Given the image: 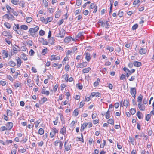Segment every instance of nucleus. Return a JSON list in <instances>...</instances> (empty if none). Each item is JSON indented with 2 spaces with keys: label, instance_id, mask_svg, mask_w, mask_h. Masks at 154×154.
<instances>
[{
  "label": "nucleus",
  "instance_id": "nucleus-1",
  "mask_svg": "<svg viewBox=\"0 0 154 154\" xmlns=\"http://www.w3.org/2000/svg\"><path fill=\"white\" fill-rule=\"evenodd\" d=\"M39 28L38 26H36L34 28H32L29 29V32L30 34L32 36L34 34L37 32L39 30Z\"/></svg>",
  "mask_w": 154,
  "mask_h": 154
},
{
  "label": "nucleus",
  "instance_id": "nucleus-2",
  "mask_svg": "<svg viewBox=\"0 0 154 154\" xmlns=\"http://www.w3.org/2000/svg\"><path fill=\"white\" fill-rule=\"evenodd\" d=\"M51 131L50 132V135L51 137L52 138L55 135L56 133L58 132V130L55 127H53L51 129Z\"/></svg>",
  "mask_w": 154,
  "mask_h": 154
},
{
  "label": "nucleus",
  "instance_id": "nucleus-3",
  "mask_svg": "<svg viewBox=\"0 0 154 154\" xmlns=\"http://www.w3.org/2000/svg\"><path fill=\"white\" fill-rule=\"evenodd\" d=\"M4 19H7L8 20H14V16L12 15L6 14L3 16Z\"/></svg>",
  "mask_w": 154,
  "mask_h": 154
},
{
  "label": "nucleus",
  "instance_id": "nucleus-4",
  "mask_svg": "<svg viewBox=\"0 0 154 154\" xmlns=\"http://www.w3.org/2000/svg\"><path fill=\"white\" fill-rule=\"evenodd\" d=\"M84 32H83L79 33L76 35V39H80L82 40L83 39V35Z\"/></svg>",
  "mask_w": 154,
  "mask_h": 154
},
{
  "label": "nucleus",
  "instance_id": "nucleus-5",
  "mask_svg": "<svg viewBox=\"0 0 154 154\" xmlns=\"http://www.w3.org/2000/svg\"><path fill=\"white\" fill-rule=\"evenodd\" d=\"M87 64V63L86 62H83L81 63H78L76 67L77 68H82L86 66Z\"/></svg>",
  "mask_w": 154,
  "mask_h": 154
},
{
  "label": "nucleus",
  "instance_id": "nucleus-6",
  "mask_svg": "<svg viewBox=\"0 0 154 154\" xmlns=\"http://www.w3.org/2000/svg\"><path fill=\"white\" fill-rule=\"evenodd\" d=\"M130 93L133 97L135 98V95L136 93V90L135 88H131Z\"/></svg>",
  "mask_w": 154,
  "mask_h": 154
},
{
  "label": "nucleus",
  "instance_id": "nucleus-7",
  "mask_svg": "<svg viewBox=\"0 0 154 154\" xmlns=\"http://www.w3.org/2000/svg\"><path fill=\"white\" fill-rule=\"evenodd\" d=\"M60 59V57L59 56H56V55H52L50 57V60L51 61L53 60H59Z\"/></svg>",
  "mask_w": 154,
  "mask_h": 154
},
{
  "label": "nucleus",
  "instance_id": "nucleus-8",
  "mask_svg": "<svg viewBox=\"0 0 154 154\" xmlns=\"http://www.w3.org/2000/svg\"><path fill=\"white\" fill-rule=\"evenodd\" d=\"M65 33V31L64 29L62 30L57 35V37H58L63 38L64 37Z\"/></svg>",
  "mask_w": 154,
  "mask_h": 154
},
{
  "label": "nucleus",
  "instance_id": "nucleus-9",
  "mask_svg": "<svg viewBox=\"0 0 154 154\" xmlns=\"http://www.w3.org/2000/svg\"><path fill=\"white\" fill-rule=\"evenodd\" d=\"M68 142V140H66L64 142V147H65V150L67 151L69 150L70 149L71 145L66 146V144Z\"/></svg>",
  "mask_w": 154,
  "mask_h": 154
},
{
  "label": "nucleus",
  "instance_id": "nucleus-10",
  "mask_svg": "<svg viewBox=\"0 0 154 154\" xmlns=\"http://www.w3.org/2000/svg\"><path fill=\"white\" fill-rule=\"evenodd\" d=\"M16 60L17 61V66L19 67L21 66V60L19 57H16Z\"/></svg>",
  "mask_w": 154,
  "mask_h": 154
},
{
  "label": "nucleus",
  "instance_id": "nucleus-11",
  "mask_svg": "<svg viewBox=\"0 0 154 154\" xmlns=\"http://www.w3.org/2000/svg\"><path fill=\"white\" fill-rule=\"evenodd\" d=\"M84 55L85 56V59L87 61L89 62L91 59L90 54L88 52L85 53Z\"/></svg>",
  "mask_w": 154,
  "mask_h": 154
},
{
  "label": "nucleus",
  "instance_id": "nucleus-12",
  "mask_svg": "<svg viewBox=\"0 0 154 154\" xmlns=\"http://www.w3.org/2000/svg\"><path fill=\"white\" fill-rule=\"evenodd\" d=\"M2 35L5 36H8V38H11L12 35L10 33L7 31H4L2 32Z\"/></svg>",
  "mask_w": 154,
  "mask_h": 154
},
{
  "label": "nucleus",
  "instance_id": "nucleus-13",
  "mask_svg": "<svg viewBox=\"0 0 154 154\" xmlns=\"http://www.w3.org/2000/svg\"><path fill=\"white\" fill-rule=\"evenodd\" d=\"M101 26L103 27H105V28L107 29L109 28L110 26V25L108 21H106L104 22L102 24Z\"/></svg>",
  "mask_w": 154,
  "mask_h": 154
},
{
  "label": "nucleus",
  "instance_id": "nucleus-14",
  "mask_svg": "<svg viewBox=\"0 0 154 154\" xmlns=\"http://www.w3.org/2000/svg\"><path fill=\"white\" fill-rule=\"evenodd\" d=\"M71 40L74 41V39L71 37H67L65 38L64 41L65 42H69Z\"/></svg>",
  "mask_w": 154,
  "mask_h": 154
},
{
  "label": "nucleus",
  "instance_id": "nucleus-15",
  "mask_svg": "<svg viewBox=\"0 0 154 154\" xmlns=\"http://www.w3.org/2000/svg\"><path fill=\"white\" fill-rule=\"evenodd\" d=\"M66 127L65 126H64L60 129V132L62 135H64L66 134Z\"/></svg>",
  "mask_w": 154,
  "mask_h": 154
},
{
  "label": "nucleus",
  "instance_id": "nucleus-16",
  "mask_svg": "<svg viewBox=\"0 0 154 154\" xmlns=\"http://www.w3.org/2000/svg\"><path fill=\"white\" fill-rule=\"evenodd\" d=\"M147 51L146 49L145 48H141L140 49L139 53L141 55L145 54Z\"/></svg>",
  "mask_w": 154,
  "mask_h": 154
},
{
  "label": "nucleus",
  "instance_id": "nucleus-17",
  "mask_svg": "<svg viewBox=\"0 0 154 154\" xmlns=\"http://www.w3.org/2000/svg\"><path fill=\"white\" fill-rule=\"evenodd\" d=\"M13 126V123L12 122H9L6 125L7 128L8 130H10Z\"/></svg>",
  "mask_w": 154,
  "mask_h": 154
},
{
  "label": "nucleus",
  "instance_id": "nucleus-18",
  "mask_svg": "<svg viewBox=\"0 0 154 154\" xmlns=\"http://www.w3.org/2000/svg\"><path fill=\"white\" fill-rule=\"evenodd\" d=\"M41 93L46 95H48L49 94L50 92L49 91H45V87H43L42 91Z\"/></svg>",
  "mask_w": 154,
  "mask_h": 154
},
{
  "label": "nucleus",
  "instance_id": "nucleus-19",
  "mask_svg": "<svg viewBox=\"0 0 154 154\" xmlns=\"http://www.w3.org/2000/svg\"><path fill=\"white\" fill-rule=\"evenodd\" d=\"M100 94L99 92H92L91 94V96L92 97H100Z\"/></svg>",
  "mask_w": 154,
  "mask_h": 154
},
{
  "label": "nucleus",
  "instance_id": "nucleus-20",
  "mask_svg": "<svg viewBox=\"0 0 154 154\" xmlns=\"http://www.w3.org/2000/svg\"><path fill=\"white\" fill-rule=\"evenodd\" d=\"M133 64L134 66L138 67L141 65V63L140 62H138L137 61L134 62Z\"/></svg>",
  "mask_w": 154,
  "mask_h": 154
},
{
  "label": "nucleus",
  "instance_id": "nucleus-21",
  "mask_svg": "<svg viewBox=\"0 0 154 154\" xmlns=\"http://www.w3.org/2000/svg\"><path fill=\"white\" fill-rule=\"evenodd\" d=\"M91 69L90 68L88 67L87 68L84 69L82 70V72L84 73H88Z\"/></svg>",
  "mask_w": 154,
  "mask_h": 154
},
{
  "label": "nucleus",
  "instance_id": "nucleus-22",
  "mask_svg": "<svg viewBox=\"0 0 154 154\" xmlns=\"http://www.w3.org/2000/svg\"><path fill=\"white\" fill-rule=\"evenodd\" d=\"M88 125L87 123H84L82 125L81 127L80 131H82Z\"/></svg>",
  "mask_w": 154,
  "mask_h": 154
},
{
  "label": "nucleus",
  "instance_id": "nucleus-23",
  "mask_svg": "<svg viewBox=\"0 0 154 154\" xmlns=\"http://www.w3.org/2000/svg\"><path fill=\"white\" fill-rule=\"evenodd\" d=\"M79 113V112L78 109L77 108L73 112L72 115L75 116H76L78 115Z\"/></svg>",
  "mask_w": 154,
  "mask_h": 154
},
{
  "label": "nucleus",
  "instance_id": "nucleus-24",
  "mask_svg": "<svg viewBox=\"0 0 154 154\" xmlns=\"http://www.w3.org/2000/svg\"><path fill=\"white\" fill-rule=\"evenodd\" d=\"M140 136L141 137H143L144 138L143 139L146 141L147 140L148 138V136L147 135H145V134L143 133H141L140 134Z\"/></svg>",
  "mask_w": 154,
  "mask_h": 154
},
{
  "label": "nucleus",
  "instance_id": "nucleus-25",
  "mask_svg": "<svg viewBox=\"0 0 154 154\" xmlns=\"http://www.w3.org/2000/svg\"><path fill=\"white\" fill-rule=\"evenodd\" d=\"M21 58L23 59L24 61H26L27 60V58L26 56L24 53L22 54L21 56Z\"/></svg>",
  "mask_w": 154,
  "mask_h": 154
},
{
  "label": "nucleus",
  "instance_id": "nucleus-26",
  "mask_svg": "<svg viewBox=\"0 0 154 154\" xmlns=\"http://www.w3.org/2000/svg\"><path fill=\"white\" fill-rule=\"evenodd\" d=\"M8 65L11 67H14L16 66V63L13 61H10L8 62Z\"/></svg>",
  "mask_w": 154,
  "mask_h": 154
},
{
  "label": "nucleus",
  "instance_id": "nucleus-27",
  "mask_svg": "<svg viewBox=\"0 0 154 154\" xmlns=\"http://www.w3.org/2000/svg\"><path fill=\"white\" fill-rule=\"evenodd\" d=\"M12 49L14 51H20V48L18 46L15 45V46H13L12 47Z\"/></svg>",
  "mask_w": 154,
  "mask_h": 154
},
{
  "label": "nucleus",
  "instance_id": "nucleus-28",
  "mask_svg": "<svg viewBox=\"0 0 154 154\" xmlns=\"http://www.w3.org/2000/svg\"><path fill=\"white\" fill-rule=\"evenodd\" d=\"M61 11L60 10H59V11L57 12L55 16V17L56 18L59 17L61 15Z\"/></svg>",
  "mask_w": 154,
  "mask_h": 154
},
{
  "label": "nucleus",
  "instance_id": "nucleus-29",
  "mask_svg": "<svg viewBox=\"0 0 154 154\" xmlns=\"http://www.w3.org/2000/svg\"><path fill=\"white\" fill-rule=\"evenodd\" d=\"M13 29L15 31H17V29L19 30L20 29V27L18 24H15L13 27Z\"/></svg>",
  "mask_w": 154,
  "mask_h": 154
},
{
  "label": "nucleus",
  "instance_id": "nucleus-30",
  "mask_svg": "<svg viewBox=\"0 0 154 154\" xmlns=\"http://www.w3.org/2000/svg\"><path fill=\"white\" fill-rule=\"evenodd\" d=\"M143 98V96L141 95L140 94L139 96L138 97L137 99V101L139 103H140L142 101V99Z\"/></svg>",
  "mask_w": 154,
  "mask_h": 154
},
{
  "label": "nucleus",
  "instance_id": "nucleus-31",
  "mask_svg": "<svg viewBox=\"0 0 154 154\" xmlns=\"http://www.w3.org/2000/svg\"><path fill=\"white\" fill-rule=\"evenodd\" d=\"M20 28L22 29L26 30H27L28 29L27 26L25 25H23L21 26Z\"/></svg>",
  "mask_w": 154,
  "mask_h": 154
},
{
  "label": "nucleus",
  "instance_id": "nucleus-32",
  "mask_svg": "<svg viewBox=\"0 0 154 154\" xmlns=\"http://www.w3.org/2000/svg\"><path fill=\"white\" fill-rule=\"evenodd\" d=\"M106 48L107 50H109L110 51L112 52L114 50V48L112 47H110L109 46H107Z\"/></svg>",
  "mask_w": 154,
  "mask_h": 154
},
{
  "label": "nucleus",
  "instance_id": "nucleus-33",
  "mask_svg": "<svg viewBox=\"0 0 154 154\" xmlns=\"http://www.w3.org/2000/svg\"><path fill=\"white\" fill-rule=\"evenodd\" d=\"M26 22L28 23H29L32 21V18L31 17H27L26 18Z\"/></svg>",
  "mask_w": 154,
  "mask_h": 154
},
{
  "label": "nucleus",
  "instance_id": "nucleus-34",
  "mask_svg": "<svg viewBox=\"0 0 154 154\" xmlns=\"http://www.w3.org/2000/svg\"><path fill=\"white\" fill-rule=\"evenodd\" d=\"M2 53L5 56V58H7L8 57V54L5 50H3L2 51Z\"/></svg>",
  "mask_w": 154,
  "mask_h": 154
},
{
  "label": "nucleus",
  "instance_id": "nucleus-35",
  "mask_svg": "<svg viewBox=\"0 0 154 154\" xmlns=\"http://www.w3.org/2000/svg\"><path fill=\"white\" fill-rule=\"evenodd\" d=\"M44 133V130L42 128H40L38 130V134L42 135Z\"/></svg>",
  "mask_w": 154,
  "mask_h": 154
},
{
  "label": "nucleus",
  "instance_id": "nucleus-36",
  "mask_svg": "<svg viewBox=\"0 0 154 154\" xmlns=\"http://www.w3.org/2000/svg\"><path fill=\"white\" fill-rule=\"evenodd\" d=\"M130 112L131 114H134L136 112V110L135 109L131 108L130 110Z\"/></svg>",
  "mask_w": 154,
  "mask_h": 154
},
{
  "label": "nucleus",
  "instance_id": "nucleus-37",
  "mask_svg": "<svg viewBox=\"0 0 154 154\" xmlns=\"http://www.w3.org/2000/svg\"><path fill=\"white\" fill-rule=\"evenodd\" d=\"M4 25L8 29H10L11 28V26L10 24L7 22L5 23L4 24Z\"/></svg>",
  "mask_w": 154,
  "mask_h": 154
},
{
  "label": "nucleus",
  "instance_id": "nucleus-38",
  "mask_svg": "<svg viewBox=\"0 0 154 154\" xmlns=\"http://www.w3.org/2000/svg\"><path fill=\"white\" fill-rule=\"evenodd\" d=\"M7 130H8L7 128L5 126H3L0 128V131H3Z\"/></svg>",
  "mask_w": 154,
  "mask_h": 154
},
{
  "label": "nucleus",
  "instance_id": "nucleus-39",
  "mask_svg": "<svg viewBox=\"0 0 154 154\" xmlns=\"http://www.w3.org/2000/svg\"><path fill=\"white\" fill-rule=\"evenodd\" d=\"M151 118L150 114H148L145 117V119L147 121H149Z\"/></svg>",
  "mask_w": 154,
  "mask_h": 154
},
{
  "label": "nucleus",
  "instance_id": "nucleus-40",
  "mask_svg": "<svg viewBox=\"0 0 154 154\" xmlns=\"http://www.w3.org/2000/svg\"><path fill=\"white\" fill-rule=\"evenodd\" d=\"M68 75L67 73L63 75V77H64L65 80L66 82H67L68 81Z\"/></svg>",
  "mask_w": 154,
  "mask_h": 154
},
{
  "label": "nucleus",
  "instance_id": "nucleus-41",
  "mask_svg": "<svg viewBox=\"0 0 154 154\" xmlns=\"http://www.w3.org/2000/svg\"><path fill=\"white\" fill-rule=\"evenodd\" d=\"M110 117V112L109 110H108V111L106 112V118L108 119Z\"/></svg>",
  "mask_w": 154,
  "mask_h": 154
},
{
  "label": "nucleus",
  "instance_id": "nucleus-42",
  "mask_svg": "<svg viewBox=\"0 0 154 154\" xmlns=\"http://www.w3.org/2000/svg\"><path fill=\"white\" fill-rule=\"evenodd\" d=\"M54 39L53 38H50L49 40V42L51 45L54 43Z\"/></svg>",
  "mask_w": 154,
  "mask_h": 154
},
{
  "label": "nucleus",
  "instance_id": "nucleus-43",
  "mask_svg": "<svg viewBox=\"0 0 154 154\" xmlns=\"http://www.w3.org/2000/svg\"><path fill=\"white\" fill-rule=\"evenodd\" d=\"M21 85V84L20 83H16L14 85V86L16 88H17V87H20Z\"/></svg>",
  "mask_w": 154,
  "mask_h": 154
},
{
  "label": "nucleus",
  "instance_id": "nucleus-44",
  "mask_svg": "<svg viewBox=\"0 0 154 154\" xmlns=\"http://www.w3.org/2000/svg\"><path fill=\"white\" fill-rule=\"evenodd\" d=\"M108 123L112 125L114 124V121L112 119H109L108 121Z\"/></svg>",
  "mask_w": 154,
  "mask_h": 154
},
{
  "label": "nucleus",
  "instance_id": "nucleus-45",
  "mask_svg": "<svg viewBox=\"0 0 154 154\" xmlns=\"http://www.w3.org/2000/svg\"><path fill=\"white\" fill-rule=\"evenodd\" d=\"M59 149H61L63 144V143L60 140L59 141Z\"/></svg>",
  "mask_w": 154,
  "mask_h": 154
},
{
  "label": "nucleus",
  "instance_id": "nucleus-46",
  "mask_svg": "<svg viewBox=\"0 0 154 154\" xmlns=\"http://www.w3.org/2000/svg\"><path fill=\"white\" fill-rule=\"evenodd\" d=\"M76 138L77 139V141H80L82 142V143L84 142V140L83 139L81 138V137H76Z\"/></svg>",
  "mask_w": 154,
  "mask_h": 154
},
{
  "label": "nucleus",
  "instance_id": "nucleus-47",
  "mask_svg": "<svg viewBox=\"0 0 154 154\" xmlns=\"http://www.w3.org/2000/svg\"><path fill=\"white\" fill-rule=\"evenodd\" d=\"M19 1V0H12L11 2L14 4L15 5H17V4L18 2Z\"/></svg>",
  "mask_w": 154,
  "mask_h": 154
},
{
  "label": "nucleus",
  "instance_id": "nucleus-48",
  "mask_svg": "<svg viewBox=\"0 0 154 154\" xmlns=\"http://www.w3.org/2000/svg\"><path fill=\"white\" fill-rule=\"evenodd\" d=\"M141 113L139 111H138L137 112V116L138 118L140 119H141L142 117L141 116Z\"/></svg>",
  "mask_w": 154,
  "mask_h": 154
},
{
  "label": "nucleus",
  "instance_id": "nucleus-49",
  "mask_svg": "<svg viewBox=\"0 0 154 154\" xmlns=\"http://www.w3.org/2000/svg\"><path fill=\"white\" fill-rule=\"evenodd\" d=\"M34 53L35 52L32 49H31L29 52V55L31 56H32Z\"/></svg>",
  "mask_w": 154,
  "mask_h": 154
},
{
  "label": "nucleus",
  "instance_id": "nucleus-50",
  "mask_svg": "<svg viewBox=\"0 0 154 154\" xmlns=\"http://www.w3.org/2000/svg\"><path fill=\"white\" fill-rule=\"evenodd\" d=\"M39 34L40 36H43L45 34V32L42 30H41L39 32Z\"/></svg>",
  "mask_w": 154,
  "mask_h": 154
},
{
  "label": "nucleus",
  "instance_id": "nucleus-51",
  "mask_svg": "<svg viewBox=\"0 0 154 154\" xmlns=\"http://www.w3.org/2000/svg\"><path fill=\"white\" fill-rule=\"evenodd\" d=\"M106 144V141L105 140H103V143L102 144H101L100 147L101 148H103Z\"/></svg>",
  "mask_w": 154,
  "mask_h": 154
},
{
  "label": "nucleus",
  "instance_id": "nucleus-52",
  "mask_svg": "<svg viewBox=\"0 0 154 154\" xmlns=\"http://www.w3.org/2000/svg\"><path fill=\"white\" fill-rule=\"evenodd\" d=\"M138 27V25L137 24H134L132 27V29L133 30H135Z\"/></svg>",
  "mask_w": 154,
  "mask_h": 154
},
{
  "label": "nucleus",
  "instance_id": "nucleus-53",
  "mask_svg": "<svg viewBox=\"0 0 154 154\" xmlns=\"http://www.w3.org/2000/svg\"><path fill=\"white\" fill-rule=\"evenodd\" d=\"M27 137H26L25 138H23V140L21 141V142H22L23 143H24L26 142L27 140Z\"/></svg>",
  "mask_w": 154,
  "mask_h": 154
},
{
  "label": "nucleus",
  "instance_id": "nucleus-54",
  "mask_svg": "<svg viewBox=\"0 0 154 154\" xmlns=\"http://www.w3.org/2000/svg\"><path fill=\"white\" fill-rule=\"evenodd\" d=\"M69 65H66L65 66V69L66 72L69 71Z\"/></svg>",
  "mask_w": 154,
  "mask_h": 154
},
{
  "label": "nucleus",
  "instance_id": "nucleus-55",
  "mask_svg": "<svg viewBox=\"0 0 154 154\" xmlns=\"http://www.w3.org/2000/svg\"><path fill=\"white\" fill-rule=\"evenodd\" d=\"M128 102L127 100H124L123 102V106H128Z\"/></svg>",
  "mask_w": 154,
  "mask_h": 154
},
{
  "label": "nucleus",
  "instance_id": "nucleus-56",
  "mask_svg": "<svg viewBox=\"0 0 154 154\" xmlns=\"http://www.w3.org/2000/svg\"><path fill=\"white\" fill-rule=\"evenodd\" d=\"M43 2L45 7H46L48 5V3L46 0H43Z\"/></svg>",
  "mask_w": 154,
  "mask_h": 154
},
{
  "label": "nucleus",
  "instance_id": "nucleus-57",
  "mask_svg": "<svg viewBox=\"0 0 154 154\" xmlns=\"http://www.w3.org/2000/svg\"><path fill=\"white\" fill-rule=\"evenodd\" d=\"M0 84L3 86H5L6 84V82L3 81H1L0 82Z\"/></svg>",
  "mask_w": 154,
  "mask_h": 154
},
{
  "label": "nucleus",
  "instance_id": "nucleus-58",
  "mask_svg": "<svg viewBox=\"0 0 154 154\" xmlns=\"http://www.w3.org/2000/svg\"><path fill=\"white\" fill-rule=\"evenodd\" d=\"M7 114L8 116H11V111L9 110H7Z\"/></svg>",
  "mask_w": 154,
  "mask_h": 154
},
{
  "label": "nucleus",
  "instance_id": "nucleus-59",
  "mask_svg": "<svg viewBox=\"0 0 154 154\" xmlns=\"http://www.w3.org/2000/svg\"><path fill=\"white\" fill-rule=\"evenodd\" d=\"M47 50L46 48L43 49L42 52V55H45L46 53Z\"/></svg>",
  "mask_w": 154,
  "mask_h": 154
},
{
  "label": "nucleus",
  "instance_id": "nucleus-60",
  "mask_svg": "<svg viewBox=\"0 0 154 154\" xmlns=\"http://www.w3.org/2000/svg\"><path fill=\"white\" fill-rule=\"evenodd\" d=\"M96 6V5L92 3L90 5V8L91 9H93L94 8H95Z\"/></svg>",
  "mask_w": 154,
  "mask_h": 154
},
{
  "label": "nucleus",
  "instance_id": "nucleus-61",
  "mask_svg": "<svg viewBox=\"0 0 154 154\" xmlns=\"http://www.w3.org/2000/svg\"><path fill=\"white\" fill-rule=\"evenodd\" d=\"M44 143L42 141H41L39 142H38V146L39 147H42Z\"/></svg>",
  "mask_w": 154,
  "mask_h": 154
},
{
  "label": "nucleus",
  "instance_id": "nucleus-62",
  "mask_svg": "<svg viewBox=\"0 0 154 154\" xmlns=\"http://www.w3.org/2000/svg\"><path fill=\"white\" fill-rule=\"evenodd\" d=\"M17 33L19 35H22L23 34V32L21 30H19L16 31Z\"/></svg>",
  "mask_w": 154,
  "mask_h": 154
},
{
  "label": "nucleus",
  "instance_id": "nucleus-63",
  "mask_svg": "<svg viewBox=\"0 0 154 154\" xmlns=\"http://www.w3.org/2000/svg\"><path fill=\"white\" fill-rule=\"evenodd\" d=\"M140 2L139 0H135L134 1L133 4L135 5H136Z\"/></svg>",
  "mask_w": 154,
  "mask_h": 154
},
{
  "label": "nucleus",
  "instance_id": "nucleus-64",
  "mask_svg": "<svg viewBox=\"0 0 154 154\" xmlns=\"http://www.w3.org/2000/svg\"><path fill=\"white\" fill-rule=\"evenodd\" d=\"M81 3V2L80 0H77L76 1V4L78 6L80 5Z\"/></svg>",
  "mask_w": 154,
  "mask_h": 154
}]
</instances>
